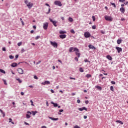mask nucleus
<instances>
[{"label": "nucleus", "instance_id": "f257e3e1", "mask_svg": "<svg viewBox=\"0 0 128 128\" xmlns=\"http://www.w3.org/2000/svg\"><path fill=\"white\" fill-rule=\"evenodd\" d=\"M74 52H76V54L78 58L80 56V50H78V48H74Z\"/></svg>", "mask_w": 128, "mask_h": 128}, {"label": "nucleus", "instance_id": "f03ea898", "mask_svg": "<svg viewBox=\"0 0 128 128\" xmlns=\"http://www.w3.org/2000/svg\"><path fill=\"white\" fill-rule=\"evenodd\" d=\"M104 18L106 20H108V22H112V18L110 16H104Z\"/></svg>", "mask_w": 128, "mask_h": 128}, {"label": "nucleus", "instance_id": "7ed1b4c3", "mask_svg": "<svg viewBox=\"0 0 128 128\" xmlns=\"http://www.w3.org/2000/svg\"><path fill=\"white\" fill-rule=\"evenodd\" d=\"M54 4H56V6H62V2H60V0L55 1Z\"/></svg>", "mask_w": 128, "mask_h": 128}, {"label": "nucleus", "instance_id": "20e7f679", "mask_svg": "<svg viewBox=\"0 0 128 128\" xmlns=\"http://www.w3.org/2000/svg\"><path fill=\"white\" fill-rule=\"evenodd\" d=\"M90 33L88 32H86L84 34V36L86 38H90Z\"/></svg>", "mask_w": 128, "mask_h": 128}, {"label": "nucleus", "instance_id": "39448f33", "mask_svg": "<svg viewBox=\"0 0 128 128\" xmlns=\"http://www.w3.org/2000/svg\"><path fill=\"white\" fill-rule=\"evenodd\" d=\"M50 44L54 48H58V43H56V42L50 41Z\"/></svg>", "mask_w": 128, "mask_h": 128}, {"label": "nucleus", "instance_id": "423d86ee", "mask_svg": "<svg viewBox=\"0 0 128 128\" xmlns=\"http://www.w3.org/2000/svg\"><path fill=\"white\" fill-rule=\"evenodd\" d=\"M50 22H52V24H53L54 26H58V25H56V22H58L56 21V20H53L52 19L50 18H49Z\"/></svg>", "mask_w": 128, "mask_h": 128}, {"label": "nucleus", "instance_id": "0eeeda50", "mask_svg": "<svg viewBox=\"0 0 128 128\" xmlns=\"http://www.w3.org/2000/svg\"><path fill=\"white\" fill-rule=\"evenodd\" d=\"M116 50L118 51V54H120V52H122V48L118 46H116Z\"/></svg>", "mask_w": 128, "mask_h": 128}, {"label": "nucleus", "instance_id": "6e6552de", "mask_svg": "<svg viewBox=\"0 0 128 128\" xmlns=\"http://www.w3.org/2000/svg\"><path fill=\"white\" fill-rule=\"evenodd\" d=\"M48 23L45 22L43 24V28H44V30H48Z\"/></svg>", "mask_w": 128, "mask_h": 128}, {"label": "nucleus", "instance_id": "1a4fd4ad", "mask_svg": "<svg viewBox=\"0 0 128 128\" xmlns=\"http://www.w3.org/2000/svg\"><path fill=\"white\" fill-rule=\"evenodd\" d=\"M17 70L18 74H24V70L22 69V68H18Z\"/></svg>", "mask_w": 128, "mask_h": 128}, {"label": "nucleus", "instance_id": "9d476101", "mask_svg": "<svg viewBox=\"0 0 128 128\" xmlns=\"http://www.w3.org/2000/svg\"><path fill=\"white\" fill-rule=\"evenodd\" d=\"M42 84H43L44 86H46V84H50V82L48 80H46L44 82H42Z\"/></svg>", "mask_w": 128, "mask_h": 128}, {"label": "nucleus", "instance_id": "9b49d317", "mask_svg": "<svg viewBox=\"0 0 128 128\" xmlns=\"http://www.w3.org/2000/svg\"><path fill=\"white\" fill-rule=\"evenodd\" d=\"M86 110V112H88V108L86 107H82V108H78V110H80V112H82V110Z\"/></svg>", "mask_w": 128, "mask_h": 128}, {"label": "nucleus", "instance_id": "f8f14e48", "mask_svg": "<svg viewBox=\"0 0 128 128\" xmlns=\"http://www.w3.org/2000/svg\"><path fill=\"white\" fill-rule=\"evenodd\" d=\"M88 46L89 48H90L91 50H96V47H94V46H92V44H89Z\"/></svg>", "mask_w": 128, "mask_h": 128}, {"label": "nucleus", "instance_id": "ddd939ff", "mask_svg": "<svg viewBox=\"0 0 128 128\" xmlns=\"http://www.w3.org/2000/svg\"><path fill=\"white\" fill-rule=\"evenodd\" d=\"M32 4L31 2H29L28 4H27V6H28V8H32Z\"/></svg>", "mask_w": 128, "mask_h": 128}, {"label": "nucleus", "instance_id": "4468645a", "mask_svg": "<svg viewBox=\"0 0 128 128\" xmlns=\"http://www.w3.org/2000/svg\"><path fill=\"white\" fill-rule=\"evenodd\" d=\"M48 118L52 120H58V118H54L52 117L48 116Z\"/></svg>", "mask_w": 128, "mask_h": 128}, {"label": "nucleus", "instance_id": "2eb2a0df", "mask_svg": "<svg viewBox=\"0 0 128 128\" xmlns=\"http://www.w3.org/2000/svg\"><path fill=\"white\" fill-rule=\"evenodd\" d=\"M106 58L108 60H112V58L110 55H108L106 56Z\"/></svg>", "mask_w": 128, "mask_h": 128}, {"label": "nucleus", "instance_id": "dca6fc26", "mask_svg": "<svg viewBox=\"0 0 128 128\" xmlns=\"http://www.w3.org/2000/svg\"><path fill=\"white\" fill-rule=\"evenodd\" d=\"M60 38H62L63 40V38H66V34L60 35Z\"/></svg>", "mask_w": 128, "mask_h": 128}, {"label": "nucleus", "instance_id": "f3484780", "mask_svg": "<svg viewBox=\"0 0 128 128\" xmlns=\"http://www.w3.org/2000/svg\"><path fill=\"white\" fill-rule=\"evenodd\" d=\"M120 11L121 12H122V14H124V12H125L124 8L123 7L120 8Z\"/></svg>", "mask_w": 128, "mask_h": 128}, {"label": "nucleus", "instance_id": "a211bd4d", "mask_svg": "<svg viewBox=\"0 0 128 128\" xmlns=\"http://www.w3.org/2000/svg\"><path fill=\"white\" fill-rule=\"evenodd\" d=\"M17 66L18 64L16 62H14L11 64V66H12V68H16V66Z\"/></svg>", "mask_w": 128, "mask_h": 128}, {"label": "nucleus", "instance_id": "6ab92c4d", "mask_svg": "<svg viewBox=\"0 0 128 128\" xmlns=\"http://www.w3.org/2000/svg\"><path fill=\"white\" fill-rule=\"evenodd\" d=\"M72 50H74V48L70 47L69 48V52H72Z\"/></svg>", "mask_w": 128, "mask_h": 128}, {"label": "nucleus", "instance_id": "aec40b11", "mask_svg": "<svg viewBox=\"0 0 128 128\" xmlns=\"http://www.w3.org/2000/svg\"><path fill=\"white\" fill-rule=\"evenodd\" d=\"M51 104L54 105V108H56V106H58V104H56V103H54L53 102H52Z\"/></svg>", "mask_w": 128, "mask_h": 128}, {"label": "nucleus", "instance_id": "412c9836", "mask_svg": "<svg viewBox=\"0 0 128 128\" xmlns=\"http://www.w3.org/2000/svg\"><path fill=\"white\" fill-rule=\"evenodd\" d=\"M59 34H66V32L63 31V30H60L59 32Z\"/></svg>", "mask_w": 128, "mask_h": 128}, {"label": "nucleus", "instance_id": "4be33fe9", "mask_svg": "<svg viewBox=\"0 0 128 128\" xmlns=\"http://www.w3.org/2000/svg\"><path fill=\"white\" fill-rule=\"evenodd\" d=\"M116 122H118V124H124V122H122L120 120H117L116 121Z\"/></svg>", "mask_w": 128, "mask_h": 128}, {"label": "nucleus", "instance_id": "5701e85b", "mask_svg": "<svg viewBox=\"0 0 128 128\" xmlns=\"http://www.w3.org/2000/svg\"><path fill=\"white\" fill-rule=\"evenodd\" d=\"M96 88H98L99 90H102V87H100L98 86H96Z\"/></svg>", "mask_w": 128, "mask_h": 128}, {"label": "nucleus", "instance_id": "b1692460", "mask_svg": "<svg viewBox=\"0 0 128 128\" xmlns=\"http://www.w3.org/2000/svg\"><path fill=\"white\" fill-rule=\"evenodd\" d=\"M32 116H36V114H38L37 111H35V112L32 111Z\"/></svg>", "mask_w": 128, "mask_h": 128}, {"label": "nucleus", "instance_id": "393cba45", "mask_svg": "<svg viewBox=\"0 0 128 128\" xmlns=\"http://www.w3.org/2000/svg\"><path fill=\"white\" fill-rule=\"evenodd\" d=\"M117 44H122V40H117Z\"/></svg>", "mask_w": 128, "mask_h": 128}, {"label": "nucleus", "instance_id": "a878e982", "mask_svg": "<svg viewBox=\"0 0 128 128\" xmlns=\"http://www.w3.org/2000/svg\"><path fill=\"white\" fill-rule=\"evenodd\" d=\"M68 20H69V22H72L74 21V19H72V18L70 17V18H68Z\"/></svg>", "mask_w": 128, "mask_h": 128}, {"label": "nucleus", "instance_id": "bb28decb", "mask_svg": "<svg viewBox=\"0 0 128 128\" xmlns=\"http://www.w3.org/2000/svg\"><path fill=\"white\" fill-rule=\"evenodd\" d=\"M0 72H2V74H6V71H4V70H3L2 69H0Z\"/></svg>", "mask_w": 128, "mask_h": 128}, {"label": "nucleus", "instance_id": "cd10ccee", "mask_svg": "<svg viewBox=\"0 0 128 128\" xmlns=\"http://www.w3.org/2000/svg\"><path fill=\"white\" fill-rule=\"evenodd\" d=\"M16 80H18V82L20 84H22V80H20V78H16Z\"/></svg>", "mask_w": 128, "mask_h": 128}, {"label": "nucleus", "instance_id": "c85d7f7f", "mask_svg": "<svg viewBox=\"0 0 128 128\" xmlns=\"http://www.w3.org/2000/svg\"><path fill=\"white\" fill-rule=\"evenodd\" d=\"M79 70H80V72H84V69H82V68H79Z\"/></svg>", "mask_w": 128, "mask_h": 128}, {"label": "nucleus", "instance_id": "c756f323", "mask_svg": "<svg viewBox=\"0 0 128 128\" xmlns=\"http://www.w3.org/2000/svg\"><path fill=\"white\" fill-rule=\"evenodd\" d=\"M2 80L4 82V84L6 85V86H7L8 85V83H6V80H4V79H2Z\"/></svg>", "mask_w": 128, "mask_h": 128}, {"label": "nucleus", "instance_id": "7c9ffc66", "mask_svg": "<svg viewBox=\"0 0 128 128\" xmlns=\"http://www.w3.org/2000/svg\"><path fill=\"white\" fill-rule=\"evenodd\" d=\"M110 4H112V6H113L114 8H116V4L112 3V2H110Z\"/></svg>", "mask_w": 128, "mask_h": 128}, {"label": "nucleus", "instance_id": "2f4dec72", "mask_svg": "<svg viewBox=\"0 0 128 128\" xmlns=\"http://www.w3.org/2000/svg\"><path fill=\"white\" fill-rule=\"evenodd\" d=\"M86 76V78H92V75H90V74H87Z\"/></svg>", "mask_w": 128, "mask_h": 128}, {"label": "nucleus", "instance_id": "473e14b6", "mask_svg": "<svg viewBox=\"0 0 128 128\" xmlns=\"http://www.w3.org/2000/svg\"><path fill=\"white\" fill-rule=\"evenodd\" d=\"M70 32H71L72 34H76V32H74V29H72V30H70Z\"/></svg>", "mask_w": 128, "mask_h": 128}, {"label": "nucleus", "instance_id": "72a5a7b5", "mask_svg": "<svg viewBox=\"0 0 128 128\" xmlns=\"http://www.w3.org/2000/svg\"><path fill=\"white\" fill-rule=\"evenodd\" d=\"M26 118H30V116L28 114H26Z\"/></svg>", "mask_w": 128, "mask_h": 128}, {"label": "nucleus", "instance_id": "f704fd0d", "mask_svg": "<svg viewBox=\"0 0 128 128\" xmlns=\"http://www.w3.org/2000/svg\"><path fill=\"white\" fill-rule=\"evenodd\" d=\"M50 8H48V12H46V14H50Z\"/></svg>", "mask_w": 128, "mask_h": 128}, {"label": "nucleus", "instance_id": "c9c22d12", "mask_svg": "<svg viewBox=\"0 0 128 128\" xmlns=\"http://www.w3.org/2000/svg\"><path fill=\"white\" fill-rule=\"evenodd\" d=\"M30 102H31V106H34V102H32V100H30Z\"/></svg>", "mask_w": 128, "mask_h": 128}, {"label": "nucleus", "instance_id": "e433bc0d", "mask_svg": "<svg viewBox=\"0 0 128 128\" xmlns=\"http://www.w3.org/2000/svg\"><path fill=\"white\" fill-rule=\"evenodd\" d=\"M26 52V50H24V48H22V50H21L22 54V52Z\"/></svg>", "mask_w": 128, "mask_h": 128}, {"label": "nucleus", "instance_id": "4c0bfd02", "mask_svg": "<svg viewBox=\"0 0 128 128\" xmlns=\"http://www.w3.org/2000/svg\"><path fill=\"white\" fill-rule=\"evenodd\" d=\"M9 58H10V60H12V59H14V56H12V55H10V56H9Z\"/></svg>", "mask_w": 128, "mask_h": 128}, {"label": "nucleus", "instance_id": "58836bf2", "mask_svg": "<svg viewBox=\"0 0 128 128\" xmlns=\"http://www.w3.org/2000/svg\"><path fill=\"white\" fill-rule=\"evenodd\" d=\"M110 90H112V92H114V86H111L110 87Z\"/></svg>", "mask_w": 128, "mask_h": 128}, {"label": "nucleus", "instance_id": "ea45409f", "mask_svg": "<svg viewBox=\"0 0 128 128\" xmlns=\"http://www.w3.org/2000/svg\"><path fill=\"white\" fill-rule=\"evenodd\" d=\"M22 42H20L18 43V46H22Z\"/></svg>", "mask_w": 128, "mask_h": 128}, {"label": "nucleus", "instance_id": "a19ab883", "mask_svg": "<svg viewBox=\"0 0 128 128\" xmlns=\"http://www.w3.org/2000/svg\"><path fill=\"white\" fill-rule=\"evenodd\" d=\"M92 18L93 22H95L96 21V17H94V16H92Z\"/></svg>", "mask_w": 128, "mask_h": 128}, {"label": "nucleus", "instance_id": "79ce46f5", "mask_svg": "<svg viewBox=\"0 0 128 128\" xmlns=\"http://www.w3.org/2000/svg\"><path fill=\"white\" fill-rule=\"evenodd\" d=\"M38 38H40V36H36L35 40H38Z\"/></svg>", "mask_w": 128, "mask_h": 128}, {"label": "nucleus", "instance_id": "37998d69", "mask_svg": "<svg viewBox=\"0 0 128 128\" xmlns=\"http://www.w3.org/2000/svg\"><path fill=\"white\" fill-rule=\"evenodd\" d=\"M2 50H3V52H6V47H3L2 48Z\"/></svg>", "mask_w": 128, "mask_h": 128}, {"label": "nucleus", "instance_id": "c03bdc74", "mask_svg": "<svg viewBox=\"0 0 128 128\" xmlns=\"http://www.w3.org/2000/svg\"><path fill=\"white\" fill-rule=\"evenodd\" d=\"M34 78L35 79V80H38V76H34Z\"/></svg>", "mask_w": 128, "mask_h": 128}, {"label": "nucleus", "instance_id": "a18cd8bd", "mask_svg": "<svg viewBox=\"0 0 128 128\" xmlns=\"http://www.w3.org/2000/svg\"><path fill=\"white\" fill-rule=\"evenodd\" d=\"M42 62V61L40 60H38V62H37L36 63V64L38 65V64H40Z\"/></svg>", "mask_w": 128, "mask_h": 128}, {"label": "nucleus", "instance_id": "49530a36", "mask_svg": "<svg viewBox=\"0 0 128 128\" xmlns=\"http://www.w3.org/2000/svg\"><path fill=\"white\" fill-rule=\"evenodd\" d=\"M120 2H124L126 0H119Z\"/></svg>", "mask_w": 128, "mask_h": 128}, {"label": "nucleus", "instance_id": "de8ad7c7", "mask_svg": "<svg viewBox=\"0 0 128 128\" xmlns=\"http://www.w3.org/2000/svg\"><path fill=\"white\" fill-rule=\"evenodd\" d=\"M84 62H90L88 61V59L84 60Z\"/></svg>", "mask_w": 128, "mask_h": 128}, {"label": "nucleus", "instance_id": "09e8293b", "mask_svg": "<svg viewBox=\"0 0 128 128\" xmlns=\"http://www.w3.org/2000/svg\"><path fill=\"white\" fill-rule=\"evenodd\" d=\"M75 60H76V62H78V58L77 57H75L74 58Z\"/></svg>", "mask_w": 128, "mask_h": 128}, {"label": "nucleus", "instance_id": "8fccbe9b", "mask_svg": "<svg viewBox=\"0 0 128 128\" xmlns=\"http://www.w3.org/2000/svg\"><path fill=\"white\" fill-rule=\"evenodd\" d=\"M45 6H48V8H50V4L48 3H46L45 4Z\"/></svg>", "mask_w": 128, "mask_h": 128}, {"label": "nucleus", "instance_id": "3c124183", "mask_svg": "<svg viewBox=\"0 0 128 128\" xmlns=\"http://www.w3.org/2000/svg\"><path fill=\"white\" fill-rule=\"evenodd\" d=\"M96 26H92V28L93 29V30H96Z\"/></svg>", "mask_w": 128, "mask_h": 128}, {"label": "nucleus", "instance_id": "603ef678", "mask_svg": "<svg viewBox=\"0 0 128 128\" xmlns=\"http://www.w3.org/2000/svg\"><path fill=\"white\" fill-rule=\"evenodd\" d=\"M111 84H116V82H114V81H112Z\"/></svg>", "mask_w": 128, "mask_h": 128}, {"label": "nucleus", "instance_id": "864d4df0", "mask_svg": "<svg viewBox=\"0 0 128 128\" xmlns=\"http://www.w3.org/2000/svg\"><path fill=\"white\" fill-rule=\"evenodd\" d=\"M50 92H52V94H54V90L51 89Z\"/></svg>", "mask_w": 128, "mask_h": 128}, {"label": "nucleus", "instance_id": "5fc2aeb1", "mask_svg": "<svg viewBox=\"0 0 128 128\" xmlns=\"http://www.w3.org/2000/svg\"><path fill=\"white\" fill-rule=\"evenodd\" d=\"M12 118H9V122H12Z\"/></svg>", "mask_w": 128, "mask_h": 128}, {"label": "nucleus", "instance_id": "6e6d98bb", "mask_svg": "<svg viewBox=\"0 0 128 128\" xmlns=\"http://www.w3.org/2000/svg\"><path fill=\"white\" fill-rule=\"evenodd\" d=\"M87 118H88V116H84V120H86Z\"/></svg>", "mask_w": 128, "mask_h": 128}, {"label": "nucleus", "instance_id": "4d7b16f0", "mask_svg": "<svg viewBox=\"0 0 128 128\" xmlns=\"http://www.w3.org/2000/svg\"><path fill=\"white\" fill-rule=\"evenodd\" d=\"M24 124H26V126H30V124L26 122H24Z\"/></svg>", "mask_w": 128, "mask_h": 128}, {"label": "nucleus", "instance_id": "13d9d810", "mask_svg": "<svg viewBox=\"0 0 128 128\" xmlns=\"http://www.w3.org/2000/svg\"><path fill=\"white\" fill-rule=\"evenodd\" d=\"M74 128H80V127L78 126V125H76L74 126Z\"/></svg>", "mask_w": 128, "mask_h": 128}, {"label": "nucleus", "instance_id": "bf43d9fd", "mask_svg": "<svg viewBox=\"0 0 128 128\" xmlns=\"http://www.w3.org/2000/svg\"><path fill=\"white\" fill-rule=\"evenodd\" d=\"M88 102H89L88 100L85 101V104H88Z\"/></svg>", "mask_w": 128, "mask_h": 128}, {"label": "nucleus", "instance_id": "052dcab7", "mask_svg": "<svg viewBox=\"0 0 128 128\" xmlns=\"http://www.w3.org/2000/svg\"><path fill=\"white\" fill-rule=\"evenodd\" d=\"M28 88H34V86H32V85H30L28 86Z\"/></svg>", "mask_w": 128, "mask_h": 128}, {"label": "nucleus", "instance_id": "680f3d73", "mask_svg": "<svg viewBox=\"0 0 128 128\" xmlns=\"http://www.w3.org/2000/svg\"><path fill=\"white\" fill-rule=\"evenodd\" d=\"M15 58L16 60V58H18V54H16V56H15Z\"/></svg>", "mask_w": 128, "mask_h": 128}, {"label": "nucleus", "instance_id": "e2e57ef3", "mask_svg": "<svg viewBox=\"0 0 128 128\" xmlns=\"http://www.w3.org/2000/svg\"><path fill=\"white\" fill-rule=\"evenodd\" d=\"M77 102H78V104H80V100H77Z\"/></svg>", "mask_w": 128, "mask_h": 128}, {"label": "nucleus", "instance_id": "0e129e2a", "mask_svg": "<svg viewBox=\"0 0 128 128\" xmlns=\"http://www.w3.org/2000/svg\"><path fill=\"white\" fill-rule=\"evenodd\" d=\"M0 112H1V114H4V111H2V109H0Z\"/></svg>", "mask_w": 128, "mask_h": 128}, {"label": "nucleus", "instance_id": "69168bd1", "mask_svg": "<svg viewBox=\"0 0 128 128\" xmlns=\"http://www.w3.org/2000/svg\"><path fill=\"white\" fill-rule=\"evenodd\" d=\"M60 112H64V110L61 109L59 110Z\"/></svg>", "mask_w": 128, "mask_h": 128}, {"label": "nucleus", "instance_id": "338daca9", "mask_svg": "<svg viewBox=\"0 0 128 128\" xmlns=\"http://www.w3.org/2000/svg\"><path fill=\"white\" fill-rule=\"evenodd\" d=\"M70 80H76V78H74L72 77H70Z\"/></svg>", "mask_w": 128, "mask_h": 128}, {"label": "nucleus", "instance_id": "774afa93", "mask_svg": "<svg viewBox=\"0 0 128 128\" xmlns=\"http://www.w3.org/2000/svg\"><path fill=\"white\" fill-rule=\"evenodd\" d=\"M41 128H46V126H42Z\"/></svg>", "mask_w": 128, "mask_h": 128}]
</instances>
